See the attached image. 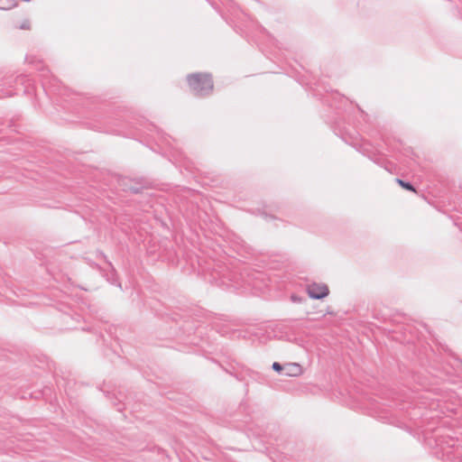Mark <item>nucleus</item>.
Segmentation results:
<instances>
[{"label":"nucleus","mask_w":462,"mask_h":462,"mask_svg":"<svg viewBox=\"0 0 462 462\" xmlns=\"http://www.w3.org/2000/svg\"><path fill=\"white\" fill-rule=\"evenodd\" d=\"M187 80L190 90L197 96H206L213 89L212 79L208 74H191Z\"/></svg>","instance_id":"f257e3e1"},{"label":"nucleus","mask_w":462,"mask_h":462,"mask_svg":"<svg viewBox=\"0 0 462 462\" xmlns=\"http://www.w3.org/2000/svg\"><path fill=\"white\" fill-rule=\"evenodd\" d=\"M307 293L311 299L321 300L329 294V288L325 283L312 282L307 286Z\"/></svg>","instance_id":"f03ea898"},{"label":"nucleus","mask_w":462,"mask_h":462,"mask_svg":"<svg viewBox=\"0 0 462 462\" xmlns=\"http://www.w3.org/2000/svg\"><path fill=\"white\" fill-rule=\"evenodd\" d=\"M286 375L288 376H300L303 374V368L297 363H290L284 366Z\"/></svg>","instance_id":"7ed1b4c3"},{"label":"nucleus","mask_w":462,"mask_h":462,"mask_svg":"<svg viewBox=\"0 0 462 462\" xmlns=\"http://www.w3.org/2000/svg\"><path fill=\"white\" fill-rule=\"evenodd\" d=\"M397 183L403 189L416 192L415 189L408 182H405L400 179L396 180Z\"/></svg>","instance_id":"20e7f679"},{"label":"nucleus","mask_w":462,"mask_h":462,"mask_svg":"<svg viewBox=\"0 0 462 462\" xmlns=\"http://www.w3.org/2000/svg\"><path fill=\"white\" fill-rule=\"evenodd\" d=\"M273 369L276 372H281L283 369V367L279 363L274 362L273 364Z\"/></svg>","instance_id":"39448f33"}]
</instances>
